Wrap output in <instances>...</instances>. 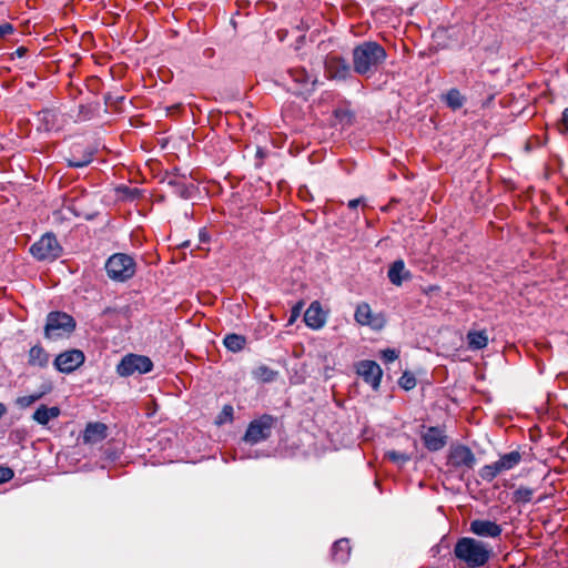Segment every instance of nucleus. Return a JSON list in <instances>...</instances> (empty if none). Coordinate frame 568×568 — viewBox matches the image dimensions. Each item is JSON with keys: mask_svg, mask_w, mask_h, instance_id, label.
Instances as JSON below:
<instances>
[{"mask_svg": "<svg viewBox=\"0 0 568 568\" xmlns=\"http://www.w3.org/2000/svg\"><path fill=\"white\" fill-rule=\"evenodd\" d=\"M385 49L375 41H365L353 50L354 71L361 75L374 74L378 67L386 60Z\"/></svg>", "mask_w": 568, "mask_h": 568, "instance_id": "1", "label": "nucleus"}, {"mask_svg": "<svg viewBox=\"0 0 568 568\" xmlns=\"http://www.w3.org/2000/svg\"><path fill=\"white\" fill-rule=\"evenodd\" d=\"M454 555L457 559L465 562L468 568H479L488 562L491 548L481 540L463 537L457 540Z\"/></svg>", "mask_w": 568, "mask_h": 568, "instance_id": "2", "label": "nucleus"}, {"mask_svg": "<svg viewBox=\"0 0 568 568\" xmlns=\"http://www.w3.org/2000/svg\"><path fill=\"white\" fill-rule=\"evenodd\" d=\"M108 276L116 282H125L133 277L136 271L134 258L124 253H115L105 263Z\"/></svg>", "mask_w": 568, "mask_h": 568, "instance_id": "3", "label": "nucleus"}, {"mask_svg": "<svg viewBox=\"0 0 568 568\" xmlns=\"http://www.w3.org/2000/svg\"><path fill=\"white\" fill-rule=\"evenodd\" d=\"M75 328L73 317L64 312H51L47 317L44 334L48 338H59L72 333Z\"/></svg>", "mask_w": 568, "mask_h": 568, "instance_id": "4", "label": "nucleus"}, {"mask_svg": "<svg viewBox=\"0 0 568 568\" xmlns=\"http://www.w3.org/2000/svg\"><path fill=\"white\" fill-rule=\"evenodd\" d=\"M153 368L152 361L144 355L128 354L116 366V373L122 377H128L134 374H146Z\"/></svg>", "mask_w": 568, "mask_h": 568, "instance_id": "5", "label": "nucleus"}, {"mask_svg": "<svg viewBox=\"0 0 568 568\" xmlns=\"http://www.w3.org/2000/svg\"><path fill=\"white\" fill-rule=\"evenodd\" d=\"M274 424V418L271 415H263L257 419L250 423L243 440L254 445L271 436V430Z\"/></svg>", "mask_w": 568, "mask_h": 568, "instance_id": "6", "label": "nucleus"}, {"mask_svg": "<svg viewBox=\"0 0 568 568\" xmlns=\"http://www.w3.org/2000/svg\"><path fill=\"white\" fill-rule=\"evenodd\" d=\"M30 252L39 261L54 260L59 257L61 247L53 234H44L32 244Z\"/></svg>", "mask_w": 568, "mask_h": 568, "instance_id": "7", "label": "nucleus"}, {"mask_svg": "<svg viewBox=\"0 0 568 568\" xmlns=\"http://www.w3.org/2000/svg\"><path fill=\"white\" fill-rule=\"evenodd\" d=\"M354 318L362 326H369L374 331H381L386 325L385 316L382 313H373L369 304L359 303L355 310Z\"/></svg>", "mask_w": 568, "mask_h": 568, "instance_id": "8", "label": "nucleus"}, {"mask_svg": "<svg viewBox=\"0 0 568 568\" xmlns=\"http://www.w3.org/2000/svg\"><path fill=\"white\" fill-rule=\"evenodd\" d=\"M448 464L454 468L471 469L476 464V457L469 447L465 445H455L450 447Z\"/></svg>", "mask_w": 568, "mask_h": 568, "instance_id": "9", "label": "nucleus"}, {"mask_svg": "<svg viewBox=\"0 0 568 568\" xmlns=\"http://www.w3.org/2000/svg\"><path fill=\"white\" fill-rule=\"evenodd\" d=\"M84 362V354L79 349H71L59 354L54 359V366L62 373H71Z\"/></svg>", "mask_w": 568, "mask_h": 568, "instance_id": "10", "label": "nucleus"}, {"mask_svg": "<svg viewBox=\"0 0 568 568\" xmlns=\"http://www.w3.org/2000/svg\"><path fill=\"white\" fill-rule=\"evenodd\" d=\"M420 438L424 443V446L429 452H438L443 449L447 444V436L445 432L435 426H430L425 428V430L420 434Z\"/></svg>", "mask_w": 568, "mask_h": 568, "instance_id": "11", "label": "nucleus"}, {"mask_svg": "<svg viewBox=\"0 0 568 568\" xmlns=\"http://www.w3.org/2000/svg\"><path fill=\"white\" fill-rule=\"evenodd\" d=\"M325 71L329 79L345 80L351 73V67L343 58L328 55L325 60Z\"/></svg>", "mask_w": 568, "mask_h": 568, "instance_id": "12", "label": "nucleus"}, {"mask_svg": "<svg viewBox=\"0 0 568 568\" xmlns=\"http://www.w3.org/2000/svg\"><path fill=\"white\" fill-rule=\"evenodd\" d=\"M357 373L363 377L365 383L377 389L382 379V368L376 362L363 361L358 364Z\"/></svg>", "mask_w": 568, "mask_h": 568, "instance_id": "13", "label": "nucleus"}, {"mask_svg": "<svg viewBox=\"0 0 568 568\" xmlns=\"http://www.w3.org/2000/svg\"><path fill=\"white\" fill-rule=\"evenodd\" d=\"M469 530L476 536L489 538H498L503 532L500 525L488 519H475L470 521Z\"/></svg>", "mask_w": 568, "mask_h": 568, "instance_id": "14", "label": "nucleus"}, {"mask_svg": "<svg viewBox=\"0 0 568 568\" xmlns=\"http://www.w3.org/2000/svg\"><path fill=\"white\" fill-rule=\"evenodd\" d=\"M304 322L308 327L313 329H318L324 326L326 316L318 301L312 302L308 308L305 311Z\"/></svg>", "mask_w": 568, "mask_h": 568, "instance_id": "15", "label": "nucleus"}, {"mask_svg": "<svg viewBox=\"0 0 568 568\" xmlns=\"http://www.w3.org/2000/svg\"><path fill=\"white\" fill-rule=\"evenodd\" d=\"M387 276L393 285L400 286L404 281L412 278V273L405 267L403 260H396L390 264Z\"/></svg>", "mask_w": 568, "mask_h": 568, "instance_id": "16", "label": "nucleus"}, {"mask_svg": "<svg viewBox=\"0 0 568 568\" xmlns=\"http://www.w3.org/2000/svg\"><path fill=\"white\" fill-rule=\"evenodd\" d=\"M166 183L169 186L173 189V192L183 199H190L193 191V185L186 183V178L184 175H169L166 178Z\"/></svg>", "mask_w": 568, "mask_h": 568, "instance_id": "17", "label": "nucleus"}, {"mask_svg": "<svg viewBox=\"0 0 568 568\" xmlns=\"http://www.w3.org/2000/svg\"><path fill=\"white\" fill-rule=\"evenodd\" d=\"M108 427L102 423H90L83 433V442L87 444H97L106 437Z\"/></svg>", "mask_w": 568, "mask_h": 568, "instance_id": "18", "label": "nucleus"}, {"mask_svg": "<svg viewBox=\"0 0 568 568\" xmlns=\"http://www.w3.org/2000/svg\"><path fill=\"white\" fill-rule=\"evenodd\" d=\"M93 160V152L89 149L81 151L79 148H74L68 159L69 166L83 168L90 164Z\"/></svg>", "mask_w": 568, "mask_h": 568, "instance_id": "19", "label": "nucleus"}, {"mask_svg": "<svg viewBox=\"0 0 568 568\" xmlns=\"http://www.w3.org/2000/svg\"><path fill=\"white\" fill-rule=\"evenodd\" d=\"M49 354L40 345H34L30 348L28 355V364L33 367L44 368L49 364Z\"/></svg>", "mask_w": 568, "mask_h": 568, "instance_id": "20", "label": "nucleus"}, {"mask_svg": "<svg viewBox=\"0 0 568 568\" xmlns=\"http://www.w3.org/2000/svg\"><path fill=\"white\" fill-rule=\"evenodd\" d=\"M467 346L471 351H479L487 346L488 335L486 331H469L466 335Z\"/></svg>", "mask_w": 568, "mask_h": 568, "instance_id": "21", "label": "nucleus"}, {"mask_svg": "<svg viewBox=\"0 0 568 568\" xmlns=\"http://www.w3.org/2000/svg\"><path fill=\"white\" fill-rule=\"evenodd\" d=\"M351 555V546L349 540L346 538H342L334 542L332 547V558L336 562H345Z\"/></svg>", "mask_w": 568, "mask_h": 568, "instance_id": "22", "label": "nucleus"}, {"mask_svg": "<svg viewBox=\"0 0 568 568\" xmlns=\"http://www.w3.org/2000/svg\"><path fill=\"white\" fill-rule=\"evenodd\" d=\"M60 415V408L57 406L47 407L41 405L33 414V419L40 425H47L51 419Z\"/></svg>", "mask_w": 568, "mask_h": 568, "instance_id": "23", "label": "nucleus"}, {"mask_svg": "<svg viewBox=\"0 0 568 568\" xmlns=\"http://www.w3.org/2000/svg\"><path fill=\"white\" fill-rule=\"evenodd\" d=\"M288 74L294 82L300 84L302 88L314 85L316 79L310 74L304 68H294L288 70Z\"/></svg>", "mask_w": 568, "mask_h": 568, "instance_id": "24", "label": "nucleus"}, {"mask_svg": "<svg viewBox=\"0 0 568 568\" xmlns=\"http://www.w3.org/2000/svg\"><path fill=\"white\" fill-rule=\"evenodd\" d=\"M224 346L231 352H240L246 344V338L237 334H227L223 339Z\"/></svg>", "mask_w": 568, "mask_h": 568, "instance_id": "25", "label": "nucleus"}, {"mask_svg": "<svg viewBox=\"0 0 568 568\" xmlns=\"http://www.w3.org/2000/svg\"><path fill=\"white\" fill-rule=\"evenodd\" d=\"M523 456L518 450L504 454L499 457V462L505 471L515 468L521 462Z\"/></svg>", "mask_w": 568, "mask_h": 568, "instance_id": "26", "label": "nucleus"}, {"mask_svg": "<svg viewBox=\"0 0 568 568\" xmlns=\"http://www.w3.org/2000/svg\"><path fill=\"white\" fill-rule=\"evenodd\" d=\"M464 97L460 94V92L457 89H450L446 95H445V102L449 108L453 110H457L463 106L464 104Z\"/></svg>", "mask_w": 568, "mask_h": 568, "instance_id": "27", "label": "nucleus"}, {"mask_svg": "<svg viewBox=\"0 0 568 568\" xmlns=\"http://www.w3.org/2000/svg\"><path fill=\"white\" fill-rule=\"evenodd\" d=\"M254 377L261 382L270 383L274 381L277 376V372L273 371L268 366L261 365L254 371Z\"/></svg>", "mask_w": 568, "mask_h": 568, "instance_id": "28", "label": "nucleus"}, {"mask_svg": "<svg viewBox=\"0 0 568 568\" xmlns=\"http://www.w3.org/2000/svg\"><path fill=\"white\" fill-rule=\"evenodd\" d=\"M534 489L525 486L518 487L513 495L514 503L527 504L532 499Z\"/></svg>", "mask_w": 568, "mask_h": 568, "instance_id": "29", "label": "nucleus"}, {"mask_svg": "<svg viewBox=\"0 0 568 568\" xmlns=\"http://www.w3.org/2000/svg\"><path fill=\"white\" fill-rule=\"evenodd\" d=\"M385 457L389 460H392L393 463L397 464L398 466H403L405 465L407 462L410 460V456L405 454V453H402V452H397V450H388L385 453Z\"/></svg>", "mask_w": 568, "mask_h": 568, "instance_id": "30", "label": "nucleus"}, {"mask_svg": "<svg viewBox=\"0 0 568 568\" xmlns=\"http://www.w3.org/2000/svg\"><path fill=\"white\" fill-rule=\"evenodd\" d=\"M398 384L405 390H410L416 386V378H415L414 374H412L409 372H405L400 376Z\"/></svg>", "mask_w": 568, "mask_h": 568, "instance_id": "31", "label": "nucleus"}, {"mask_svg": "<svg viewBox=\"0 0 568 568\" xmlns=\"http://www.w3.org/2000/svg\"><path fill=\"white\" fill-rule=\"evenodd\" d=\"M43 395H44V393L42 392L39 394L21 396L17 399V404L21 408H27V407L31 406L32 404H34L37 400H39Z\"/></svg>", "mask_w": 568, "mask_h": 568, "instance_id": "32", "label": "nucleus"}, {"mask_svg": "<svg viewBox=\"0 0 568 568\" xmlns=\"http://www.w3.org/2000/svg\"><path fill=\"white\" fill-rule=\"evenodd\" d=\"M233 407L231 405H225L221 413L217 416L216 424L222 425L227 422L233 420Z\"/></svg>", "mask_w": 568, "mask_h": 568, "instance_id": "33", "label": "nucleus"}, {"mask_svg": "<svg viewBox=\"0 0 568 568\" xmlns=\"http://www.w3.org/2000/svg\"><path fill=\"white\" fill-rule=\"evenodd\" d=\"M40 120L45 124L47 130H51L54 125L55 114L51 110H43L39 113Z\"/></svg>", "mask_w": 568, "mask_h": 568, "instance_id": "34", "label": "nucleus"}, {"mask_svg": "<svg viewBox=\"0 0 568 568\" xmlns=\"http://www.w3.org/2000/svg\"><path fill=\"white\" fill-rule=\"evenodd\" d=\"M479 476L485 481H493L498 475L495 473V470L491 467V464L485 465L479 470Z\"/></svg>", "mask_w": 568, "mask_h": 568, "instance_id": "35", "label": "nucleus"}, {"mask_svg": "<svg viewBox=\"0 0 568 568\" xmlns=\"http://www.w3.org/2000/svg\"><path fill=\"white\" fill-rule=\"evenodd\" d=\"M397 357L398 353L395 349L387 348L382 352V358L387 363L394 362Z\"/></svg>", "mask_w": 568, "mask_h": 568, "instance_id": "36", "label": "nucleus"}, {"mask_svg": "<svg viewBox=\"0 0 568 568\" xmlns=\"http://www.w3.org/2000/svg\"><path fill=\"white\" fill-rule=\"evenodd\" d=\"M13 477V471L8 467H0V484L9 481Z\"/></svg>", "mask_w": 568, "mask_h": 568, "instance_id": "37", "label": "nucleus"}, {"mask_svg": "<svg viewBox=\"0 0 568 568\" xmlns=\"http://www.w3.org/2000/svg\"><path fill=\"white\" fill-rule=\"evenodd\" d=\"M12 32L13 26L11 23L6 22L0 24V40L11 34Z\"/></svg>", "mask_w": 568, "mask_h": 568, "instance_id": "38", "label": "nucleus"}, {"mask_svg": "<svg viewBox=\"0 0 568 568\" xmlns=\"http://www.w3.org/2000/svg\"><path fill=\"white\" fill-rule=\"evenodd\" d=\"M560 125L562 128V131L568 132V108H566L562 111L561 120H560Z\"/></svg>", "mask_w": 568, "mask_h": 568, "instance_id": "39", "label": "nucleus"}, {"mask_svg": "<svg viewBox=\"0 0 568 568\" xmlns=\"http://www.w3.org/2000/svg\"><path fill=\"white\" fill-rule=\"evenodd\" d=\"M491 467H493V469L495 470V473H496L497 475H499L500 473L505 471V470L503 469V467H501V464H500L499 459H498L497 462L493 463V464H491Z\"/></svg>", "mask_w": 568, "mask_h": 568, "instance_id": "40", "label": "nucleus"}, {"mask_svg": "<svg viewBox=\"0 0 568 568\" xmlns=\"http://www.w3.org/2000/svg\"><path fill=\"white\" fill-rule=\"evenodd\" d=\"M361 202H362V200H361V199H354V200H351V201L348 202V207H349V209H356V207L359 205V203H361Z\"/></svg>", "mask_w": 568, "mask_h": 568, "instance_id": "41", "label": "nucleus"}, {"mask_svg": "<svg viewBox=\"0 0 568 568\" xmlns=\"http://www.w3.org/2000/svg\"><path fill=\"white\" fill-rule=\"evenodd\" d=\"M300 310H301V306H296L295 308H293L292 316L290 320L291 323L295 320L296 316H298Z\"/></svg>", "mask_w": 568, "mask_h": 568, "instance_id": "42", "label": "nucleus"}, {"mask_svg": "<svg viewBox=\"0 0 568 568\" xmlns=\"http://www.w3.org/2000/svg\"><path fill=\"white\" fill-rule=\"evenodd\" d=\"M6 412H7L6 406L2 403H0V418L6 414Z\"/></svg>", "mask_w": 568, "mask_h": 568, "instance_id": "43", "label": "nucleus"}, {"mask_svg": "<svg viewBox=\"0 0 568 568\" xmlns=\"http://www.w3.org/2000/svg\"><path fill=\"white\" fill-rule=\"evenodd\" d=\"M24 52H26V49H24V48H19V49L17 50V53H18V55H20V57H21V55H23V54H24Z\"/></svg>", "mask_w": 568, "mask_h": 568, "instance_id": "44", "label": "nucleus"}]
</instances>
